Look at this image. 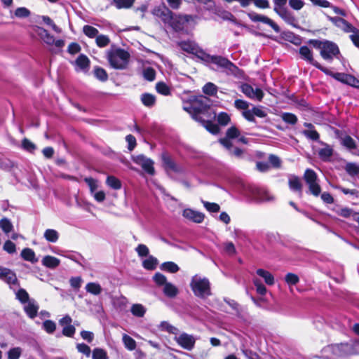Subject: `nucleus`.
<instances>
[{
	"instance_id": "50",
	"label": "nucleus",
	"mask_w": 359,
	"mask_h": 359,
	"mask_svg": "<svg viewBox=\"0 0 359 359\" xmlns=\"http://www.w3.org/2000/svg\"><path fill=\"white\" fill-rule=\"evenodd\" d=\"M17 299L22 304H26L31 299H29V294L24 289H20L16 292Z\"/></svg>"
},
{
	"instance_id": "34",
	"label": "nucleus",
	"mask_w": 359,
	"mask_h": 359,
	"mask_svg": "<svg viewBox=\"0 0 359 359\" xmlns=\"http://www.w3.org/2000/svg\"><path fill=\"white\" fill-rule=\"evenodd\" d=\"M155 88L157 93L162 95L168 96L171 95L170 88L164 82L156 83Z\"/></svg>"
},
{
	"instance_id": "43",
	"label": "nucleus",
	"mask_w": 359,
	"mask_h": 359,
	"mask_svg": "<svg viewBox=\"0 0 359 359\" xmlns=\"http://www.w3.org/2000/svg\"><path fill=\"white\" fill-rule=\"evenodd\" d=\"M161 269L170 273H176L179 271V266L172 262H164L161 265Z\"/></svg>"
},
{
	"instance_id": "49",
	"label": "nucleus",
	"mask_w": 359,
	"mask_h": 359,
	"mask_svg": "<svg viewBox=\"0 0 359 359\" xmlns=\"http://www.w3.org/2000/svg\"><path fill=\"white\" fill-rule=\"evenodd\" d=\"M83 32L87 36L90 38H94L98 34V30L95 27L90 25H85L83 27Z\"/></svg>"
},
{
	"instance_id": "16",
	"label": "nucleus",
	"mask_w": 359,
	"mask_h": 359,
	"mask_svg": "<svg viewBox=\"0 0 359 359\" xmlns=\"http://www.w3.org/2000/svg\"><path fill=\"white\" fill-rule=\"evenodd\" d=\"M0 279L10 285H15L18 283L15 273L11 269L2 266H0Z\"/></svg>"
},
{
	"instance_id": "5",
	"label": "nucleus",
	"mask_w": 359,
	"mask_h": 359,
	"mask_svg": "<svg viewBox=\"0 0 359 359\" xmlns=\"http://www.w3.org/2000/svg\"><path fill=\"white\" fill-rule=\"evenodd\" d=\"M153 279L158 286L163 287V292L164 294L169 298L175 297L178 293L179 290L172 283L168 282L166 277L161 273H156Z\"/></svg>"
},
{
	"instance_id": "61",
	"label": "nucleus",
	"mask_w": 359,
	"mask_h": 359,
	"mask_svg": "<svg viewBox=\"0 0 359 359\" xmlns=\"http://www.w3.org/2000/svg\"><path fill=\"white\" fill-rule=\"evenodd\" d=\"M302 133L309 139H311L312 140H318L319 139V134L318 133L312 129V130H305L302 132Z\"/></svg>"
},
{
	"instance_id": "19",
	"label": "nucleus",
	"mask_w": 359,
	"mask_h": 359,
	"mask_svg": "<svg viewBox=\"0 0 359 359\" xmlns=\"http://www.w3.org/2000/svg\"><path fill=\"white\" fill-rule=\"evenodd\" d=\"M331 22L345 32H352L355 29L349 22L339 17L330 18Z\"/></svg>"
},
{
	"instance_id": "15",
	"label": "nucleus",
	"mask_w": 359,
	"mask_h": 359,
	"mask_svg": "<svg viewBox=\"0 0 359 359\" xmlns=\"http://www.w3.org/2000/svg\"><path fill=\"white\" fill-rule=\"evenodd\" d=\"M250 19L253 22H262L269 25L276 32H279V27L270 18L265 15L257 14L255 12H250L248 14Z\"/></svg>"
},
{
	"instance_id": "48",
	"label": "nucleus",
	"mask_w": 359,
	"mask_h": 359,
	"mask_svg": "<svg viewBox=\"0 0 359 359\" xmlns=\"http://www.w3.org/2000/svg\"><path fill=\"white\" fill-rule=\"evenodd\" d=\"M84 181L88 185L91 194H94L99 187L98 181L93 178L86 177Z\"/></svg>"
},
{
	"instance_id": "38",
	"label": "nucleus",
	"mask_w": 359,
	"mask_h": 359,
	"mask_svg": "<svg viewBox=\"0 0 359 359\" xmlns=\"http://www.w3.org/2000/svg\"><path fill=\"white\" fill-rule=\"evenodd\" d=\"M123 342L125 347L129 351H133L136 348V341L131 337L126 334L123 335Z\"/></svg>"
},
{
	"instance_id": "51",
	"label": "nucleus",
	"mask_w": 359,
	"mask_h": 359,
	"mask_svg": "<svg viewBox=\"0 0 359 359\" xmlns=\"http://www.w3.org/2000/svg\"><path fill=\"white\" fill-rule=\"evenodd\" d=\"M22 147L23 149L30 153H33L34 150L36 149V145L27 138H24L22 140Z\"/></svg>"
},
{
	"instance_id": "44",
	"label": "nucleus",
	"mask_w": 359,
	"mask_h": 359,
	"mask_svg": "<svg viewBox=\"0 0 359 359\" xmlns=\"http://www.w3.org/2000/svg\"><path fill=\"white\" fill-rule=\"evenodd\" d=\"M0 228L6 233H8L13 231V226L11 221L7 218H3L0 220Z\"/></svg>"
},
{
	"instance_id": "23",
	"label": "nucleus",
	"mask_w": 359,
	"mask_h": 359,
	"mask_svg": "<svg viewBox=\"0 0 359 359\" xmlns=\"http://www.w3.org/2000/svg\"><path fill=\"white\" fill-rule=\"evenodd\" d=\"M39 306L34 299L27 302L24 306V311L27 315L32 319L37 316Z\"/></svg>"
},
{
	"instance_id": "59",
	"label": "nucleus",
	"mask_w": 359,
	"mask_h": 359,
	"mask_svg": "<svg viewBox=\"0 0 359 359\" xmlns=\"http://www.w3.org/2000/svg\"><path fill=\"white\" fill-rule=\"evenodd\" d=\"M217 121L220 125L226 126L230 121V116L225 112H221L217 116Z\"/></svg>"
},
{
	"instance_id": "32",
	"label": "nucleus",
	"mask_w": 359,
	"mask_h": 359,
	"mask_svg": "<svg viewBox=\"0 0 359 359\" xmlns=\"http://www.w3.org/2000/svg\"><path fill=\"white\" fill-rule=\"evenodd\" d=\"M43 237L48 242L56 243L59 238V233L55 229H48L45 231Z\"/></svg>"
},
{
	"instance_id": "64",
	"label": "nucleus",
	"mask_w": 359,
	"mask_h": 359,
	"mask_svg": "<svg viewBox=\"0 0 359 359\" xmlns=\"http://www.w3.org/2000/svg\"><path fill=\"white\" fill-rule=\"evenodd\" d=\"M109 43V38L105 35H100L96 38V43L100 47H105Z\"/></svg>"
},
{
	"instance_id": "29",
	"label": "nucleus",
	"mask_w": 359,
	"mask_h": 359,
	"mask_svg": "<svg viewBox=\"0 0 359 359\" xmlns=\"http://www.w3.org/2000/svg\"><path fill=\"white\" fill-rule=\"evenodd\" d=\"M213 13L219 18L224 20H233V15L229 11L223 9L221 7H215Z\"/></svg>"
},
{
	"instance_id": "56",
	"label": "nucleus",
	"mask_w": 359,
	"mask_h": 359,
	"mask_svg": "<svg viewBox=\"0 0 359 359\" xmlns=\"http://www.w3.org/2000/svg\"><path fill=\"white\" fill-rule=\"evenodd\" d=\"M254 285L256 287V290L257 293H259L261 295H264L266 293V287L261 283L260 280L258 278H255L253 279Z\"/></svg>"
},
{
	"instance_id": "21",
	"label": "nucleus",
	"mask_w": 359,
	"mask_h": 359,
	"mask_svg": "<svg viewBox=\"0 0 359 359\" xmlns=\"http://www.w3.org/2000/svg\"><path fill=\"white\" fill-rule=\"evenodd\" d=\"M286 23L293 27H296L297 25V20L294 16L293 13L290 11L287 8L280 10L276 13Z\"/></svg>"
},
{
	"instance_id": "8",
	"label": "nucleus",
	"mask_w": 359,
	"mask_h": 359,
	"mask_svg": "<svg viewBox=\"0 0 359 359\" xmlns=\"http://www.w3.org/2000/svg\"><path fill=\"white\" fill-rule=\"evenodd\" d=\"M174 340L180 346L187 351H191L194 348L196 341L193 335L185 332L180 334H178V333L176 334L174 337Z\"/></svg>"
},
{
	"instance_id": "14",
	"label": "nucleus",
	"mask_w": 359,
	"mask_h": 359,
	"mask_svg": "<svg viewBox=\"0 0 359 359\" xmlns=\"http://www.w3.org/2000/svg\"><path fill=\"white\" fill-rule=\"evenodd\" d=\"M330 350L337 357H346L352 355L351 345L348 343L333 344L330 346Z\"/></svg>"
},
{
	"instance_id": "26",
	"label": "nucleus",
	"mask_w": 359,
	"mask_h": 359,
	"mask_svg": "<svg viewBox=\"0 0 359 359\" xmlns=\"http://www.w3.org/2000/svg\"><path fill=\"white\" fill-rule=\"evenodd\" d=\"M90 61L85 55H80L75 61L76 70L86 71L89 67Z\"/></svg>"
},
{
	"instance_id": "18",
	"label": "nucleus",
	"mask_w": 359,
	"mask_h": 359,
	"mask_svg": "<svg viewBox=\"0 0 359 359\" xmlns=\"http://www.w3.org/2000/svg\"><path fill=\"white\" fill-rule=\"evenodd\" d=\"M182 215L186 219L195 223H201L204 219V215L203 213L190 208L184 209Z\"/></svg>"
},
{
	"instance_id": "7",
	"label": "nucleus",
	"mask_w": 359,
	"mask_h": 359,
	"mask_svg": "<svg viewBox=\"0 0 359 359\" xmlns=\"http://www.w3.org/2000/svg\"><path fill=\"white\" fill-rule=\"evenodd\" d=\"M163 167L169 175L172 173H181L184 171L183 168L175 163L168 153L161 154Z\"/></svg>"
},
{
	"instance_id": "54",
	"label": "nucleus",
	"mask_w": 359,
	"mask_h": 359,
	"mask_svg": "<svg viewBox=\"0 0 359 359\" xmlns=\"http://www.w3.org/2000/svg\"><path fill=\"white\" fill-rule=\"evenodd\" d=\"M22 353V348L20 347H15L10 349L8 352V359H18Z\"/></svg>"
},
{
	"instance_id": "12",
	"label": "nucleus",
	"mask_w": 359,
	"mask_h": 359,
	"mask_svg": "<svg viewBox=\"0 0 359 359\" xmlns=\"http://www.w3.org/2000/svg\"><path fill=\"white\" fill-rule=\"evenodd\" d=\"M133 161L140 165L149 175H154L155 174V169L154 168V163L151 159L147 158L144 155H138L133 157Z\"/></svg>"
},
{
	"instance_id": "39",
	"label": "nucleus",
	"mask_w": 359,
	"mask_h": 359,
	"mask_svg": "<svg viewBox=\"0 0 359 359\" xmlns=\"http://www.w3.org/2000/svg\"><path fill=\"white\" fill-rule=\"evenodd\" d=\"M341 144L348 149H353L356 147L353 139L349 135H344L340 138Z\"/></svg>"
},
{
	"instance_id": "27",
	"label": "nucleus",
	"mask_w": 359,
	"mask_h": 359,
	"mask_svg": "<svg viewBox=\"0 0 359 359\" xmlns=\"http://www.w3.org/2000/svg\"><path fill=\"white\" fill-rule=\"evenodd\" d=\"M323 145L324 147L321 148L318 151V156L323 161H327L333 154V149L327 144H323Z\"/></svg>"
},
{
	"instance_id": "17",
	"label": "nucleus",
	"mask_w": 359,
	"mask_h": 359,
	"mask_svg": "<svg viewBox=\"0 0 359 359\" xmlns=\"http://www.w3.org/2000/svg\"><path fill=\"white\" fill-rule=\"evenodd\" d=\"M179 46L184 51L194 54L198 58H201V53H205L203 50H201L195 43L191 41H182L179 43Z\"/></svg>"
},
{
	"instance_id": "9",
	"label": "nucleus",
	"mask_w": 359,
	"mask_h": 359,
	"mask_svg": "<svg viewBox=\"0 0 359 359\" xmlns=\"http://www.w3.org/2000/svg\"><path fill=\"white\" fill-rule=\"evenodd\" d=\"M249 192L253 200L257 202H271L274 200V196L268 191L258 187H251Z\"/></svg>"
},
{
	"instance_id": "10",
	"label": "nucleus",
	"mask_w": 359,
	"mask_h": 359,
	"mask_svg": "<svg viewBox=\"0 0 359 359\" xmlns=\"http://www.w3.org/2000/svg\"><path fill=\"white\" fill-rule=\"evenodd\" d=\"M304 179L309 185L311 193L318 196L320 193L321 189L320 185L316 182V173L311 169H307L304 173Z\"/></svg>"
},
{
	"instance_id": "63",
	"label": "nucleus",
	"mask_w": 359,
	"mask_h": 359,
	"mask_svg": "<svg viewBox=\"0 0 359 359\" xmlns=\"http://www.w3.org/2000/svg\"><path fill=\"white\" fill-rule=\"evenodd\" d=\"M135 251L140 257H146L149 254V248L144 244H140L135 248Z\"/></svg>"
},
{
	"instance_id": "60",
	"label": "nucleus",
	"mask_w": 359,
	"mask_h": 359,
	"mask_svg": "<svg viewBox=\"0 0 359 359\" xmlns=\"http://www.w3.org/2000/svg\"><path fill=\"white\" fill-rule=\"evenodd\" d=\"M29 15L30 11L25 7L18 8L15 11V15L20 18H27Z\"/></svg>"
},
{
	"instance_id": "31",
	"label": "nucleus",
	"mask_w": 359,
	"mask_h": 359,
	"mask_svg": "<svg viewBox=\"0 0 359 359\" xmlns=\"http://www.w3.org/2000/svg\"><path fill=\"white\" fill-rule=\"evenodd\" d=\"M135 0H111V4L118 9H128L132 7Z\"/></svg>"
},
{
	"instance_id": "24",
	"label": "nucleus",
	"mask_w": 359,
	"mask_h": 359,
	"mask_svg": "<svg viewBox=\"0 0 359 359\" xmlns=\"http://www.w3.org/2000/svg\"><path fill=\"white\" fill-rule=\"evenodd\" d=\"M140 100L144 106L151 108L156 104V97L151 93H144L140 95Z\"/></svg>"
},
{
	"instance_id": "2",
	"label": "nucleus",
	"mask_w": 359,
	"mask_h": 359,
	"mask_svg": "<svg viewBox=\"0 0 359 359\" xmlns=\"http://www.w3.org/2000/svg\"><path fill=\"white\" fill-rule=\"evenodd\" d=\"M190 287L194 294L201 299H205L212 294L210 283L204 276L195 275L191 278Z\"/></svg>"
},
{
	"instance_id": "45",
	"label": "nucleus",
	"mask_w": 359,
	"mask_h": 359,
	"mask_svg": "<svg viewBox=\"0 0 359 359\" xmlns=\"http://www.w3.org/2000/svg\"><path fill=\"white\" fill-rule=\"evenodd\" d=\"M93 359H108V355L106 352L102 348H95L93 351V355H92Z\"/></svg>"
},
{
	"instance_id": "55",
	"label": "nucleus",
	"mask_w": 359,
	"mask_h": 359,
	"mask_svg": "<svg viewBox=\"0 0 359 359\" xmlns=\"http://www.w3.org/2000/svg\"><path fill=\"white\" fill-rule=\"evenodd\" d=\"M94 74L96 78L102 81H106L108 78L107 72L102 68L96 67L94 70Z\"/></svg>"
},
{
	"instance_id": "52",
	"label": "nucleus",
	"mask_w": 359,
	"mask_h": 359,
	"mask_svg": "<svg viewBox=\"0 0 359 359\" xmlns=\"http://www.w3.org/2000/svg\"><path fill=\"white\" fill-rule=\"evenodd\" d=\"M43 328L48 334H52L56 329V324L50 320H46L43 323Z\"/></svg>"
},
{
	"instance_id": "40",
	"label": "nucleus",
	"mask_w": 359,
	"mask_h": 359,
	"mask_svg": "<svg viewBox=\"0 0 359 359\" xmlns=\"http://www.w3.org/2000/svg\"><path fill=\"white\" fill-rule=\"evenodd\" d=\"M157 264V259L152 256H149L147 259L143 261L142 265L146 269L153 270L156 267Z\"/></svg>"
},
{
	"instance_id": "28",
	"label": "nucleus",
	"mask_w": 359,
	"mask_h": 359,
	"mask_svg": "<svg viewBox=\"0 0 359 359\" xmlns=\"http://www.w3.org/2000/svg\"><path fill=\"white\" fill-rule=\"evenodd\" d=\"M256 273L259 276L262 277L264 280V282L267 285H272L274 284L273 276L269 271L262 269H259L257 270Z\"/></svg>"
},
{
	"instance_id": "3",
	"label": "nucleus",
	"mask_w": 359,
	"mask_h": 359,
	"mask_svg": "<svg viewBox=\"0 0 359 359\" xmlns=\"http://www.w3.org/2000/svg\"><path fill=\"white\" fill-rule=\"evenodd\" d=\"M310 43L320 50V56L328 62H331L340 53L337 45L330 41L311 40Z\"/></svg>"
},
{
	"instance_id": "36",
	"label": "nucleus",
	"mask_w": 359,
	"mask_h": 359,
	"mask_svg": "<svg viewBox=\"0 0 359 359\" xmlns=\"http://www.w3.org/2000/svg\"><path fill=\"white\" fill-rule=\"evenodd\" d=\"M130 311L133 316L141 318L144 316L146 309L140 304H135L132 305Z\"/></svg>"
},
{
	"instance_id": "6",
	"label": "nucleus",
	"mask_w": 359,
	"mask_h": 359,
	"mask_svg": "<svg viewBox=\"0 0 359 359\" xmlns=\"http://www.w3.org/2000/svg\"><path fill=\"white\" fill-rule=\"evenodd\" d=\"M128 59V53L122 49L115 50L108 55L111 66L115 69H124L127 65Z\"/></svg>"
},
{
	"instance_id": "1",
	"label": "nucleus",
	"mask_w": 359,
	"mask_h": 359,
	"mask_svg": "<svg viewBox=\"0 0 359 359\" xmlns=\"http://www.w3.org/2000/svg\"><path fill=\"white\" fill-rule=\"evenodd\" d=\"M209 99L204 96H200L192 100L194 110V120L201 123L202 126L208 131L212 134L219 132L218 126L212 122L216 118V114L210 108Z\"/></svg>"
},
{
	"instance_id": "58",
	"label": "nucleus",
	"mask_w": 359,
	"mask_h": 359,
	"mask_svg": "<svg viewBox=\"0 0 359 359\" xmlns=\"http://www.w3.org/2000/svg\"><path fill=\"white\" fill-rule=\"evenodd\" d=\"M43 21L48 25H50L53 30L56 33H61L62 29L57 27L48 16H43Z\"/></svg>"
},
{
	"instance_id": "41",
	"label": "nucleus",
	"mask_w": 359,
	"mask_h": 359,
	"mask_svg": "<svg viewBox=\"0 0 359 359\" xmlns=\"http://www.w3.org/2000/svg\"><path fill=\"white\" fill-rule=\"evenodd\" d=\"M107 184L116 190L120 189L121 188V181L114 176H108L106 180Z\"/></svg>"
},
{
	"instance_id": "25",
	"label": "nucleus",
	"mask_w": 359,
	"mask_h": 359,
	"mask_svg": "<svg viewBox=\"0 0 359 359\" xmlns=\"http://www.w3.org/2000/svg\"><path fill=\"white\" fill-rule=\"evenodd\" d=\"M41 263L47 268L55 269L60 265V261L57 257L50 255H46L42 259Z\"/></svg>"
},
{
	"instance_id": "47",
	"label": "nucleus",
	"mask_w": 359,
	"mask_h": 359,
	"mask_svg": "<svg viewBox=\"0 0 359 359\" xmlns=\"http://www.w3.org/2000/svg\"><path fill=\"white\" fill-rule=\"evenodd\" d=\"M143 76L146 80L152 81L155 79L156 72L152 67H145L143 69Z\"/></svg>"
},
{
	"instance_id": "37",
	"label": "nucleus",
	"mask_w": 359,
	"mask_h": 359,
	"mask_svg": "<svg viewBox=\"0 0 359 359\" xmlns=\"http://www.w3.org/2000/svg\"><path fill=\"white\" fill-rule=\"evenodd\" d=\"M346 172L353 177L359 174V165L355 163H348L345 165Z\"/></svg>"
},
{
	"instance_id": "22",
	"label": "nucleus",
	"mask_w": 359,
	"mask_h": 359,
	"mask_svg": "<svg viewBox=\"0 0 359 359\" xmlns=\"http://www.w3.org/2000/svg\"><path fill=\"white\" fill-rule=\"evenodd\" d=\"M35 32L45 43L48 46L53 45L54 36L46 29L43 27H37L35 29Z\"/></svg>"
},
{
	"instance_id": "35",
	"label": "nucleus",
	"mask_w": 359,
	"mask_h": 359,
	"mask_svg": "<svg viewBox=\"0 0 359 359\" xmlns=\"http://www.w3.org/2000/svg\"><path fill=\"white\" fill-rule=\"evenodd\" d=\"M289 187L290 189L295 191L302 192V183L299 177L292 176L289 179Z\"/></svg>"
},
{
	"instance_id": "11",
	"label": "nucleus",
	"mask_w": 359,
	"mask_h": 359,
	"mask_svg": "<svg viewBox=\"0 0 359 359\" xmlns=\"http://www.w3.org/2000/svg\"><path fill=\"white\" fill-rule=\"evenodd\" d=\"M299 53L302 60L311 64L312 65H313L318 69L321 70L322 72H325V74H328V69L327 68L323 67L317 61L314 60L313 52L309 47L306 46L300 47Z\"/></svg>"
},
{
	"instance_id": "57",
	"label": "nucleus",
	"mask_w": 359,
	"mask_h": 359,
	"mask_svg": "<svg viewBox=\"0 0 359 359\" xmlns=\"http://www.w3.org/2000/svg\"><path fill=\"white\" fill-rule=\"evenodd\" d=\"M204 207L207 210L211 212H217L219 211L220 207L217 203L203 201Z\"/></svg>"
},
{
	"instance_id": "4",
	"label": "nucleus",
	"mask_w": 359,
	"mask_h": 359,
	"mask_svg": "<svg viewBox=\"0 0 359 359\" xmlns=\"http://www.w3.org/2000/svg\"><path fill=\"white\" fill-rule=\"evenodd\" d=\"M201 59L206 62L217 65L218 67L227 71L229 73L235 74L238 69L236 66L228 59L217 55H210L205 53H201Z\"/></svg>"
},
{
	"instance_id": "33",
	"label": "nucleus",
	"mask_w": 359,
	"mask_h": 359,
	"mask_svg": "<svg viewBox=\"0 0 359 359\" xmlns=\"http://www.w3.org/2000/svg\"><path fill=\"white\" fill-rule=\"evenodd\" d=\"M21 256L25 260L29 261L32 263H36L38 261L36 258L34 252L30 248L23 249L21 252Z\"/></svg>"
},
{
	"instance_id": "62",
	"label": "nucleus",
	"mask_w": 359,
	"mask_h": 359,
	"mask_svg": "<svg viewBox=\"0 0 359 359\" xmlns=\"http://www.w3.org/2000/svg\"><path fill=\"white\" fill-rule=\"evenodd\" d=\"M76 348L79 352L84 354L87 357L90 356L91 351H90V348L88 345H86L83 343L78 344L76 345Z\"/></svg>"
},
{
	"instance_id": "30",
	"label": "nucleus",
	"mask_w": 359,
	"mask_h": 359,
	"mask_svg": "<svg viewBox=\"0 0 359 359\" xmlns=\"http://www.w3.org/2000/svg\"><path fill=\"white\" fill-rule=\"evenodd\" d=\"M85 289L87 292L93 295H99L102 291L101 285L95 282H90L86 284Z\"/></svg>"
},
{
	"instance_id": "46",
	"label": "nucleus",
	"mask_w": 359,
	"mask_h": 359,
	"mask_svg": "<svg viewBox=\"0 0 359 359\" xmlns=\"http://www.w3.org/2000/svg\"><path fill=\"white\" fill-rule=\"evenodd\" d=\"M203 92L208 95H214L217 92V88L214 83L209 82L203 86Z\"/></svg>"
},
{
	"instance_id": "42",
	"label": "nucleus",
	"mask_w": 359,
	"mask_h": 359,
	"mask_svg": "<svg viewBox=\"0 0 359 359\" xmlns=\"http://www.w3.org/2000/svg\"><path fill=\"white\" fill-rule=\"evenodd\" d=\"M281 118L283 121L285 123L290 124V125H294L297 122V117L296 115L292 113H287L284 112L280 115Z\"/></svg>"
},
{
	"instance_id": "20",
	"label": "nucleus",
	"mask_w": 359,
	"mask_h": 359,
	"mask_svg": "<svg viewBox=\"0 0 359 359\" xmlns=\"http://www.w3.org/2000/svg\"><path fill=\"white\" fill-rule=\"evenodd\" d=\"M221 144L225 147L229 151V154L238 158H242L244 154V150L238 147H233L230 140L227 139H222L220 140Z\"/></svg>"
},
{
	"instance_id": "53",
	"label": "nucleus",
	"mask_w": 359,
	"mask_h": 359,
	"mask_svg": "<svg viewBox=\"0 0 359 359\" xmlns=\"http://www.w3.org/2000/svg\"><path fill=\"white\" fill-rule=\"evenodd\" d=\"M160 328L162 330L168 331L170 333L174 334L175 335L178 333V329L175 327L170 325L168 323L163 321L160 324Z\"/></svg>"
},
{
	"instance_id": "13",
	"label": "nucleus",
	"mask_w": 359,
	"mask_h": 359,
	"mask_svg": "<svg viewBox=\"0 0 359 359\" xmlns=\"http://www.w3.org/2000/svg\"><path fill=\"white\" fill-rule=\"evenodd\" d=\"M241 90L245 96L252 100L261 101L264 97V93L260 88H254L252 86L248 83L242 84L241 86Z\"/></svg>"
}]
</instances>
